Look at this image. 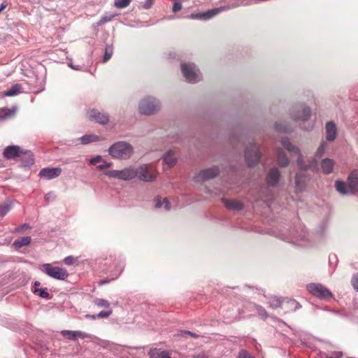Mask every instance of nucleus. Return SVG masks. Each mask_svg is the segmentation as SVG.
Masks as SVG:
<instances>
[{
    "mask_svg": "<svg viewBox=\"0 0 358 358\" xmlns=\"http://www.w3.org/2000/svg\"><path fill=\"white\" fill-rule=\"evenodd\" d=\"M182 9V5L180 3L175 2L173 6V11L178 12Z\"/></svg>",
    "mask_w": 358,
    "mask_h": 358,
    "instance_id": "nucleus-46",
    "label": "nucleus"
},
{
    "mask_svg": "<svg viewBox=\"0 0 358 358\" xmlns=\"http://www.w3.org/2000/svg\"><path fill=\"white\" fill-rule=\"evenodd\" d=\"M15 113V108H0V119L5 120L13 117Z\"/></svg>",
    "mask_w": 358,
    "mask_h": 358,
    "instance_id": "nucleus-26",
    "label": "nucleus"
},
{
    "mask_svg": "<svg viewBox=\"0 0 358 358\" xmlns=\"http://www.w3.org/2000/svg\"><path fill=\"white\" fill-rule=\"evenodd\" d=\"M110 178H118L121 180V170H111L105 173Z\"/></svg>",
    "mask_w": 358,
    "mask_h": 358,
    "instance_id": "nucleus-33",
    "label": "nucleus"
},
{
    "mask_svg": "<svg viewBox=\"0 0 358 358\" xmlns=\"http://www.w3.org/2000/svg\"><path fill=\"white\" fill-rule=\"evenodd\" d=\"M62 334L71 340H76L78 337L81 338H90L88 334L80 331L64 330L62 331Z\"/></svg>",
    "mask_w": 358,
    "mask_h": 358,
    "instance_id": "nucleus-17",
    "label": "nucleus"
},
{
    "mask_svg": "<svg viewBox=\"0 0 358 358\" xmlns=\"http://www.w3.org/2000/svg\"><path fill=\"white\" fill-rule=\"evenodd\" d=\"M164 162L168 165L169 167L173 166L177 162L175 154L172 150H169L164 157Z\"/></svg>",
    "mask_w": 358,
    "mask_h": 358,
    "instance_id": "nucleus-25",
    "label": "nucleus"
},
{
    "mask_svg": "<svg viewBox=\"0 0 358 358\" xmlns=\"http://www.w3.org/2000/svg\"><path fill=\"white\" fill-rule=\"evenodd\" d=\"M281 143L286 150L292 153V155H295L297 157V165L301 169L306 170L308 169V167L303 164L302 156L299 149L297 147L293 145L288 138H282L281 140Z\"/></svg>",
    "mask_w": 358,
    "mask_h": 358,
    "instance_id": "nucleus-7",
    "label": "nucleus"
},
{
    "mask_svg": "<svg viewBox=\"0 0 358 358\" xmlns=\"http://www.w3.org/2000/svg\"><path fill=\"white\" fill-rule=\"evenodd\" d=\"M307 289L312 295L321 299H329L333 297L332 293L321 284L310 283L307 285Z\"/></svg>",
    "mask_w": 358,
    "mask_h": 358,
    "instance_id": "nucleus-5",
    "label": "nucleus"
},
{
    "mask_svg": "<svg viewBox=\"0 0 358 358\" xmlns=\"http://www.w3.org/2000/svg\"><path fill=\"white\" fill-rule=\"evenodd\" d=\"M245 157L250 166L256 164L259 162L261 154L255 143L250 144V146L246 148Z\"/></svg>",
    "mask_w": 358,
    "mask_h": 358,
    "instance_id": "nucleus-8",
    "label": "nucleus"
},
{
    "mask_svg": "<svg viewBox=\"0 0 358 358\" xmlns=\"http://www.w3.org/2000/svg\"><path fill=\"white\" fill-rule=\"evenodd\" d=\"M158 101L151 97L143 99L139 104V112L143 115H150L156 113L159 109Z\"/></svg>",
    "mask_w": 358,
    "mask_h": 358,
    "instance_id": "nucleus-4",
    "label": "nucleus"
},
{
    "mask_svg": "<svg viewBox=\"0 0 358 358\" xmlns=\"http://www.w3.org/2000/svg\"><path fill=\"white\" fill-rule=\"evenodd\" d=\"M219 174V170L216 167L207 169L203 171H201L198 175L195 177V180L196 182H200L203 180H206L209 179H212L216 177Z\"/></svg>",
    "mask_w": 358,
    "mask_h": 358,
    "instance_id": "nucleus-11",
    "label": "nucleus"
},
{
    "mask_svg": "<svg viewBox=\"0 0 358 358\" xmlns=\"http://www.w3.org/2000/svg\"><path fill=\"white\" fill-rule=\"evenodd\" d=\"M113 313L111 308H109L107 311H101L98 315L97 317L99 318H106L108 317Z\"/></svg>",
    "mask_w": 358,
    "mask_h": 358,
    "instance_id": "nucleus-39",
    "label": "nucleus"
},
{
    "mask_svg": "<svg viewBox=\"0 0 358 358\" xmlns=\"http://www.w3.org/2000/svg\"><path fill=\"white\" fill-rule=\"evenodd\" d=\"M133 152V147L125 141L115 143L109 148L110 155L117 159H128L131 156Z\"/></svg>",
    "mask_w": 358,
    "mask_h": 358,
    "instance_id": "nucleus-2",
    "label": "nucleus"
},
{
    "mask_svg": "<svg viewBox=\"0 0 358 358\" xmlns=\"http://www.w3.org/2000/svg\"><path fill=\"white\" fill-rule=\"evenodd\" d=\"M31 238L30 236H24L21 237L18 239H16L13 243V246L15 249H19L23 246H26L29 245L31 243Z\"/></svg>",
    "mask_w": 358,
    "mask_h": 358,
    "instance_id": "nucleus-24",
    "label": "nucleus"
},
{
    "mask_svg": "<svg viewBox=\"0 0 358 358\" xmlns=\"http://www.w3.org/2000/svg\"><path fill=\"white\" fill-rule=\"evenodd\" d=\"M148 354L150 358H171L167 351L157 348L151 349Z\"/></svg>",
    "mask_w": 358,
    "mask_h": 358,
    "instance_id": "nucleus-22",
    "label": "nucleus"
},
{
    "mask_svg": "<svg viewBox=\"0 0 358 358\" xmlns=\"http://www.w3.org/2000/svg\"><path fill=\"white\" fill-rule=\"evenodd\" d=\"M325 148H326V144L324 142H322L320 144V147L317 148V150L316 152L317 156L320 157L324 152Z\"/></svg>",
    "mask_w": 358,
    "mask_h": 358,
    "instance_id": "nucleus-42",
    "label": "nucleus"
},
{
    "mask_svg": "<svg viewBox=\"0 0 358 358\" xmlns=\"http://www.w3.org/2000/svg\"><path fill=\"white\" fill-rule=\"evenodd\" d=\"M326 131H327V139L329 141H333L335 140L336 135H337V131L336 125L334 122H327L326 124Z\"/></svg>",
    "mask_w": 358,
    "mask_h": 358,
    "instance_id": "nucleus-19",
    "label": "nucleus"
},
{
    "mask_svg": "<svg viewBox=\"0 0 358 358\" xmlns=\"http://www.w3.org/2000/svg\"><path fill=\"white\" fill-rule=\"evenodd\" d=\"M284 301L285 300H282L280 298L278 297V296H271L269 299V304H270V306L272 307L273 308H279V307H282V305L284 304Z\"/></svg>",
    "mask_w": 358,
    "mask_h": 358,
    "instance_id": "nucleus-28",
    "label": "nucleus"
},
{
    "mask_svg": "<svg viewBox=\"0 0 358 358\" xmlns=\"http://www.w3.org/2000/svg\"><path fill=\"white\" fill-rule=\"evenodd\" d=\"M62 173V169L56 168H44L39 172V176L46 179H52L59 176Z\"/></svg>",
    "mask_w": 358,
    "mask_h": 358,
    "instance_id": "nucleus-14",
    "label": "nucleus"
},
{
    "mask_svg": "<svg viewBox=\"0 0 358 358\" xmlns=\"http://www.w3.org/2000/svg\"><path fill=\"white\" fill-rule=\"evenodd\" d=\"M276 127L278 128V129L279 131H287V129L286 128H280V127H278V124H276Z\"/></svg>",
    "mask_w": 358,
    "mask_h": 358,
    "instance_id": "nucleus-55",
    "label": "nucleus"
},
{
    "mask_svg": "<svg viewBox=\"0 0 358 358\" xmlns=\"http://www.w3.org/2000/svg\"><path fill=\"white\" fill-rule=\"evenodd\" d=\"M41 271L48 276L56 280H64L69 276L67 270L59 266H53L51 264H44Z\"/></svg>",
    "mask_w": 358,
    "mask_h": 358,
    "instance_id": "nucleus-3",
    "label": "nucleus"
},
{
    "mask_svg": "<svg viewBox=\"0 0 358 358\" xmlns=\"http://www.w3.org/2000/svg\"><path fill=\"white\" fill-rule=\"evenodd\" d=\"M334 164L335 163L334 160L329 158L324 159L321 162L322 172L324 174H329L332 173Z\"/></svg>",
    "mask_w": 358,
    "mask_h": 358,
    "instance_id": "nucleus-20",
    "label": "nucleus"
},
{
    "mask_svg": "<svg viewBox=\"0 0 358 358\" xmlns=\"http://www.w3.org/2000/svg\"><path fill=\"white\" fill-rule=\"evenodd\" d=\"M10 209V206L8 203L0 206V216H4Z\"/></svg>",
    "mask_w": 358,
    "mask_h": 358,
    "instance_id": "nucleus-38",
    "label": "nucleus"
},
{
    "mask_svg": "<svg viewBox=\"0 0 358 358\" xmlns=\"http://www.w3.org/2000/svg\"><path fill=\"white\" fill-rule=\"evenodd\" d=\"M351 283L353 288L358 291V272L352 276Z\"/></svg>",
    "mask_w": 358,
    "mask_h": 358,
    "instance_id": "nucleus-40",
    "label": "nucleus"
},
{
    "mask_svg": "<svg viewBox=\"0 0 358 358\" xmlns=\"http://www.w3.org/2000/svg\"><path fill=\"white\" fill-rule=\"evenodd\" d=\"M153 1L154 0H146L144 3L143 8L145 9L150 8L153 4Z\"/></svg>",
    "mask_w": 358,
    "mask_h": 358,
    "instance_id": "nucleus-47",
    "label": "nucleus"
},
{
    "mask_svg": "<svg viewBox=\"0 0 358 358\" xmlns=\"http://www.w3.org/2000/svg\"><path fill=\"white\" fill-rule=\"evenodd\" d=\"M40 285H41V283H40L39 282L36 281V282H34V289H36V288H38V287L40 286Z\"/></svg>",
    "mask_w": 358,
    "mask_h": 358,
    "instance_id": "nucleus-56",
    "label": "nucleus"
},
{
    "mask_svg": "<svg viewBox=\"0 0 358 358\" xmlns=\"http://www.w3.org/2000/svg\"><path fill=\"white\" fill-rule=\"evenodd\" d=\"M86 317L87 318H90L92 320H95L96 318H97V315H87Z\"/></svg>",
    "mask_w": 358,
    "mask_h": 358,
    "instance_id": "nucleus-54",
    "label": "nucleus"
},
{
    "mask_svg": "<svg viewBox=\"0 0 358 358\" xmlns=\"http://www.w3.org/2000/svg\"><path fill=\"white\" fill-rule=\"evenodd\" d=\"M102 161V158L101 156H96L94 158H92L90 159V163L92 164V165H96L97 163H99Z\"/></svg>",
    "mask_w": 358,
    "mask_h": 358,
    "instance_id": "nucleus-44",
    "label": "nucleus"
},
{
    "mask_svg": "<svg viewBox=\"0 0 358 358\" xmlns=\"http://www.w3.org/2000/svg\"><path fill=\"white\" fill-rule=\"evenodd\" d=\"M226 8L224 7H220L217 8H214L212 10H209L205 13H196V14H192L190 15V17L192 19H203V20H208L213 16L217 15L221 11L224 10Z\"/></svg>",
    "mask_w": 358,
    "mask_h": 358,
    "instance_id": "nucleus-13",
    "label": "nucleus"
},
{
    "mask_svg": "<svg viewBox=\"0 0 358 358\" xmlns=\"http://www.w3.org/2000/svg\"><path fill=\"white\" fill-rule=\"evenodd\" d=\"M328 358H333V357H328Z\"/></svg>",
    "mask_w": 358,
    "mask_h": 358,
    "instance_id": "nucleus-58",
    "label": "nucleus"
},
{
    "mask_svg": "<svg viewBox=\"0 0 358 358\" xmlns=\"http://www.w3.org/2000/svg\"><path fill=\"white\" fill-rule=\"evenodd\" d=\"M110 164L107 163V162H103V164L99 165L97 166V168L99 169H106V168H108L110 166Z\"/></svg>",
    "mask_w": 358,
    "mask_h": 358,
    "instance_id": "nucleus-49",
    "label": "nucleus"
},
{
    "mask_svg": "<svg viewBox=\"0 0 358 358\" xmlns=\"http://www.w3.org/2000/svg\"><path fill=\"white\" fill-rule=\"evenodd\" d=\"M163 205L164 206V208L166 210H169L171 209V206H170V204H169V202L167 199V198H164L163 199Z\"/></svg>",
    "mask_w": 358,
    "mask_h": 358,
    "instance_id": "nucleus-48",
    "label": "nucleus"
},
{
    "mask_svg": "<svg viewBox=\"0 0 358 358\" xmlns=\"http://www.w3.org/2000/svg\"><path fill=\"white\" fill-rule=\"evenodd\" d=\"M280 178V172L276 168H273L268 172L266 177L267 184L270 186H275Z\"/></svg>",
    "mask_w": 358,
    "mask_h": 358,
    "instance_id": "nucleus-16",
    "label": "nucleus"
},
{
    "mask_svg": "<svg viewBox=\"0 0 358 358\" xmlns=\"http://www.w3.org/2000/svg\"><path fill=\"white\" fill-rule=\"evenodd\" d=\"M113 17H114L113 15H108L101 17V19L99 20V21L97 22L98 26H101V25L103 24L104 23L112 20Z\"/></svg>",
    "mask_w": 358,
    "mask_h": 358,
    "instance_id": "nucleus-36",
    "label": "nucleus"
},
{
    "mask_svg": "<svg viewBox=\"0 0 358 358\" xmlns=\"http://www.w3.org/2000/svg\"><path fill=\"white\" fill-rule=\"evenodd\" d=\"M22 89L19 84L13 85L9 90L4 92L3 94L6 96H12L17 94Z\"/></svg>",
    "mask_w": 358,
    "mask_h": 358,
    "instance_id": "nucleus-30",
    "label": "nucleus"
},
{
    "mask_svg": "<svg viewBox=\"0 0 358 358\" xmlns=\"http://www.w3.org/2000/svg\"><path fill=\"white\" fill-rule=\"evenodd\" d=\"M131 0H115L114 5L117 8H124L127 7Z\"/></svg>",
    "mask_w": 358,
    "mask_h": 358,
    "instance_id": "nucleus-31",
    "label": "nucleus"
},
{
    "mask_svg": "<svg viewBox=\"0 0 358 358\" xmlns=\"http://www.w3.org/2000/svg\"><path fill=\"white\" fill-rule=\"evenodd\" d=\"M89 119L101 124H106L109 121V117L106 113H102L96 109H92L87 112Z\"/></svg>",
    "mask_w": 358,
    "mask_h": 358,
    "instance_id": "nucleus-10",
    "label": "nucleus"
},
{
    "mask_svg": "<svg viewBox=\"0 0 358 358\" xmlns=\"http://www.w3.org/2000/svg\"><path fill=\"white\" fill-rule=\"evenodd\" d=\"M100 140L98 136L94 134L85 135L81 137L80 141L83 144H88L90 143L96 142Z\"/></svg>",
    "mask_w": 358,
    "mask_h": 358,
    "instance_id": "nucleus-29",
    "label": "nucleus"
},
{
    "mask_svg": "<svg viewBox=\"0 0 358 358\" xmlns=\"http://www.w3.org/2000/svg\"><path fill=\"white\" fill-rule=\"evenodd\" d=\"M136 177L140 180L151 182L156 178V171L152 165L144 164L136 169Z\"/></svg>",
    "mask_w": 358,
    "mask_h": 358,
    "instance_id": "nucleus-6",
    "label": "nucleus"
},
{
    "mask_svg": "<svg viewBox=\"0 0 358 358\" xmlns=\"http://www.w3.org/2000/svg\"><path fill=\"white\" fill-rule=\"evenodd\" d=\"M181 70L183 76L188 82L196 83L199 80V74L194 64H182L181 65Z\"/></svg>",
    "mask_w": 358,
    "mask_h": 358,
    "instance_id": "nucleus-9",
    "label": "nucleus"
},
{
    "mask_svg": "<svg viewBox=\"0 0 358 358\" xmlns=\"http://www.w3.org/2000/svg\"><path fill=\"white\" fill-rule=\"evenodd\" d=\"M194 358H208V357L205 355H199V356L195 357Z\"/></svg>",
    "mask_w": 358,
    "mask_h": 358,
    "instance_id": "nucleus-57",
    "label": "nucleus"
},
{
    "mask_svg": "<svg viewBox=\"0 0 358 358\" xmlns=\"http://www.w3.org/2000/svg\"><path fill=\"white\" fill-rule=\"evenodd\" d=\"M278 161L280 166L285 167L289 164V159L282 150H278Z\"/></svg>",
    "mask_w": 358,
    "mask_h": 358,
    "instance_id": "nucleus-27",
    "label": "nucleus"
},
{
    "mask_svg": "<svg viewBox=\"0 0 358 358\" xmlns=\"http://www.w3.org/2000/svg\"><path fill=\"white\" fill-rule=\"evenodd\" d=\"M301 176L299 173H296V178H295V184H296V188L299 191H301L303 189V185L301 182Z\"/></svg>",
    "mask_w": 358,
    "mask_h": 358,
    "instance_id": "nucleus-37",
    "label": "nucleus"
},
{
    "mask_svg": "<svg viewBox=\"0 0 358 358\" xmlns=\"http://www.w3.org/2000/svg\"><path fill=\"white\" fill-rule=\"evenodd\" d=\"M78 261V257L68 256L64 259V263L67 266H71Z\"/></svg>",
    "mask_w": 358,
    "mask_h": 358,
    "instance_id": "nucleus-35",
    "label": "nucleus"
},
{
    "mask_svg": "<svg viewBox=\"0 0 358 358\" xmlns=\"http://www.w3.org/2000/svg\"><path fill=\"white\" fill-rule=\"evenodd\" d=\"M28 228H29V226L27 224H24L22 225L21 227L16 228L15 230L17 231H20L22 229H28Z\"/></svg>",
    "mask_w": 358,
    "mask_h": 358,
    "instance_id": "nucleus-52",
    "label": "nucleus"
},
{
    "mask_svg": "<svg viewBox=\"0 0 358 358\" xmlns=\"http://www.w3.org/2000/svg\"><path fill=\"white\" fill-rule=\"evenodd\" d=\"M238 358H255L249 354L246 350H241L238 354Z\"/></svg>",
    "mask_w": 358,
    "mask_h": 358,
    "instance_id": "nucleus-43",
    "label": "nucleus"
},
{
    "mask_svg": "<svg viewBox=\"0 0 358 358\" xmlns=\"http://www.w3.org/2000/svg\"><path fill=\"white\" fill-rule=\"evenodd\" d=\"M222 201L229 210H240L243 208V203L236 200H230L223 198Z\"/></svg>",
    "mask_w": 358,
    "mask_h": 358,
    "instance_id": "nucleus-18",
    "label": "nucleus"
},
{
    "mask_svg": "<svg viewBox=\"0 0 358 358\" xmlns=\"http://www.w3.org/2000/svg\"><path fill=\"white\" fill-rule=\"evenodd\" d=\"M34 293H38V295L41 298L46 299V298L49 297V293L48 292L47 288L40 289V288H36V289L34 290Z\"/></svg>",
    "mask_w": 358,
    "mask_h": 358,
    "instance_id": "nucleus-34",
    "label": "nucleus"
},
{
    "mask_svg": "<svg viewBox=\"0 0 358 358\" xmlns=\"http://www.w3.org/2000/svg\"><path fill=\"white\" fill-rule=\"evenodd\" d=\"M155 208H160L163 206V199L162 200L161 198L157 197L155 199Z\"/></svg>",
    "mask_w": 358,
    "mask_h": 358,
    "instance_id": "nucleus-45",
    "label": "nucleus"
},
{
    "mask_svg": "<svg viewBox=\"0 0 358 358\" xmlns=\"http://www.w3.org/2000/svg\"><path fill=\"white\" fill-rule=\"evenodd\" d=\"M8 6V3L4 1L0 5V13L3 11Z\"/></svg>",
    "mask_w": 358,
    "mask_h": 358,
    "instance_id": "nucleus-51",
    "label": "nucleus"
},
{
    "mask_svg": "<svg viewBox=\"0 0 358 358\" xmlns=\"http://www.w3.org/2000/svg\"><path fill=\"white\" fill-rule=\"evenodd\" d=\"M336 189L342 194H355L358 192V170L350 173L347 182L337 180L335 182Z\"/></svg>",
    "mask_w": 358,
    "mask_h": 358,
    "instance_id": "nucleus-1",
    "label": "nucleus"
},
{
    "mask_svg": "<svg viewBox=\"0 0 358 358\" xmlns=\"http://www.w3.org/2000/svg\"><path fill=\"white\" fill-rule=\"evenodd\" d=\"M299 308V303L294 299H287L284 301V304L282 305V308L287 311L296 310Z\"/></svg>",
    "mask_w": 358,
    "mask_h": 358,
    "instance_id": "nucleus-23",
    "label": "nucleus"
},
{
    "mask_svg": "<svg viewBox=\"0 0 358 358\" xmlns=\"http://www.w3.org/2000/svg\"><path fill=\"white\" fill-rule=\"evenodd\" d=\"M296 113H293L292 118L294 120H307L310 116V109L308 107L299 106L295 108Z\"/></svg>",
    "mask_w": 358,
    "mask_h": 358,
    "instance_id": "nucleus-12",
    "label": "nucleus"
},
{
    "mask_svg": "<svg viewBox=\"0 0 358 358\" xmlns=\"http://www.w3.org/2000/svg\"><path fill=\"white\" fill-rule=\"evenodd\" d=\"M94 304L99 308H106L108 309L110 308V303L108 301L103 299H96L94 301Z\"/></svg>",
    "mask_w": 358,
    "mask_h": 358,
    "instance_id": "nucleus-32",
    "label": "nucleus"
},
{
    "mask_svg": "<svg viewBox=\"0 0 358 358\" xmlns=\"http://www.w3.org/2000/svg\"><path fill=\"white\" fill-rule=\"evenodd\" d=\"M22 153V150L17 145L7 146L3 151V156L8 159H14Z\"/></svg>",
    "mask_w": 358,
    "mask_h": 358,
    "instance_id": "nucleus-15",
    "label": "nucleus"
},
{
    "mask_svg": "<svg viewBox=\"0 0 358 358\" xmlns=\"http://www.w3.org/2000/svg\"><path fill=\"white\" fill-rule=\"evenodd\" d=\"M112 55H113L112 50H109L108 48H106L105 54H104L103 58V62H106L107 61H108L111 58Z\"/></svg>",
    "mask_w": 358,
    "mask_h": 358,
    "instance_id": "nucleus-41",
    "label": "nucleus"
},
{
    "mask_svg": "<svg viewBox=\"0 0 358 358\" xmlns=\"http://www.w3.org/2000/svg\"><path fill=\"white\" fill-rule=\"evenodd\" d=\"M136 177V171L134 167H127L121 170V180H127Z\"/></svg>",
    "mask_w": 358,
    "mask_h": 358,
    "instance_id": "nucleus-21",
    "label": "nucleus"
},
{
    "mask_svg": "<svg viewBox=\"0 0 358 358\" xmlns=\"http://www.w3.org/2000/svg\"><path fill=\"white\" fill-rule=\"evenodd\" d=\"M182 334H188L190 336L194 337V338H198L199 337V336L196 335L195 333H193V332L189 331H182Z\"/></svg>",
    "mask_w": 358,
    "mask_h": 358,
    "instance_id": "nucleus-50",
    "label": "nucleus"
},
{
    "mask_svg": "<svg viewBox=\"0 0 358 358\" xmlns=\"http://www.w3.org/2000/svg\"><path fill=\"white\" fill-rule=\"evenodd\" d=\"M258 310H259V313L260 315H266V310L263 308H262V307L259 308Z\"/></svg>",
    "mask_w": 358,
    "mask_h": 358,
    "instance_id": "nucleus-53",
    "label": "nucleus"
}]
</instances>
